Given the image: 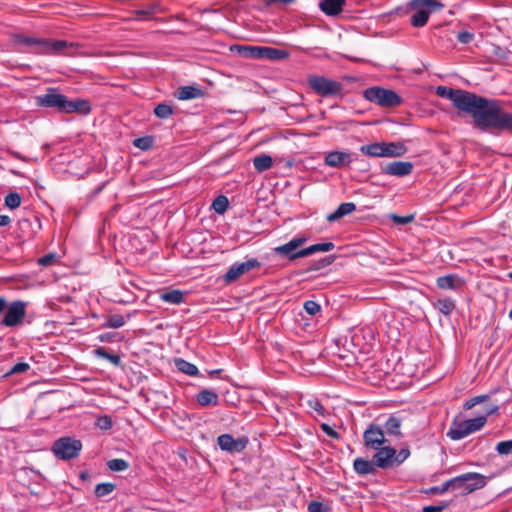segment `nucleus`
Wrapping results in <instances>:
<instances>
[{"label":"nucleus","mask_w":512,"mask_h":512,"mask_svg":"<svg viewBox=\"0 0 512 512\" xmlns=\"http://www.w3.org/2000/svg\"><path fill=\"white\" fill-rule=\"evenodd\" d=\"M95 353L97 356L101 357V358H106V356L108 355V352L107 350L104 348V347H99L95 350Z\"/></svg>","instance_id":"obj_58"},{"label":"nucleus","mask_w":512,"mask_h":512,"mask_svg":"<svg viewBox=\"0 0 512 512\" xmlns=\"http://www.w3.org/2000/svg\"><path fill=\"white\" fill-rule=\"evenodd\" d=\"M332 261H333V259L331 257H325V258L321 259L319 261L318 265L315 266L313 269L318 270L323 267H326V266L330 265L332 263Z\"/></svg>","instance_id":"obj_56"},{"label":"nucleus","mask_w":512,"mask_h":512,"mask_svg":"<svg viewBox=\"0 0 512 512\" xmlns=\"http://www.w3.org/2000/svg\"><path fill=\"white\" fill-rule=\"evenodd\" d=\"M377 452L373 456L374 464L376 467L387 469L395 466V453L396 450L392 448L389 444L381 446L379 449H376Z\"/></svg>","instance_id":"obj_15"},{"label":"nucleus","mask_w":512,"mask_h":512,"mask_svg":"<svg viewBox=\"0 0 512 512\" xmlns=\"http://www.w3.org/2000/svg\"><path fill=\"white\" fill-rule=\"evenodd\" d=\"M217 444L223 451H227L230 453H239L246 448L248 444V439L246 437L235 439L230 434H222L218 436Z\"/></svg>","instance_id":"obj_14"},{"label":"nucleus","mask_w":512,"mask_h":512,"mask_svg":"<svg viewBox=\"0 0 512 512\" xmlns=\"http://www.w3.org/2000/svg\"><path fill=\"white\" fill-rule=\"evenodd\" d=\"M436 94L451 100L460 111L470 114L480 130L512 132V113L506 112L497 100L446 86H438Z\"/></svg>","instance_id":"obj_1"},{"label":"nucleus","mask_w":512,"mask_h":512,"mask_svg":"<svg viewBox=\"0 0 512 512\" xmlns=\"http://www.w3.org/2000/svg\"><path fill=\"white\" fill-rule=\"evenodd\" d=\"M307 239L305 237H294L289 242L277 246L274 248L275 254L279 256H285L288 260L293 261L297 258L305 257L303 253V249H299Z\"/></svg>","instance_id":"obj_11"},{"label":"nucleus","mask_w":512,"mask_h":512,"mask_svg":"<svg viewBox=\"0 0 512 512\" xmlns=\"http://www.w3.org/2000/svg\"><path fill=\"white\" fill-rule=\"evenodd\" d=\"M174 113L173 107L171 105L165 103H159L154 108V114L156 117L160 119H167L171 117Z\"/></svg>","instance_id":"obj_34"},{"label":"nucleus","mask_w":512,"mask_h":512,"mask_svg":"<svg viewBox=\"0 0 512 512\" xmlns=\"http://www.w3.org/2000/svg\"><path fill=\"white\" fill-rule=\"evenodd\" d=\"M29 364L27 363H24V362H20V363H17L15 364L10 373L12 374H20V373H23V372H26L28 369H29Z\"/></svg>","instance_id":"obj_50"},{"label":"nucleus","mask_w":512,"mask_h":512,"mask_svg":"<svg viewBox=\"0 0 512 512\" xmlns=\"http://www.w3.org/2000/svg\"><path fill=\"white\" fill-rule=\"evenodd\" d=\"M230 49L245 58L261 59L262 46L232 45Z\"/></svg>","instance_id":"obj_20"},{"label":"nucleus","mask_w":512,"mask_h":512,"mask_svg":"<svg viewBox=\"0 0 512 512\" xmlns=\"http://www.w3.org/2000/svg\"><path fill=\"white\" fill-rule=\"evenodd\" d=\"M496 451L500 455L512 454V440L501 441L496 445Z\"/></svg>","instance_id":"obj_41"},{"label":"nucleus","mask_w":512,"mask_h":512,"mask_svg":"<svg viewBox=\"0 0 512 512\" xmlns=\"http://www.w3.org/2000/svg\"><path fill=\"white\" fill-rule=\"evenodd\" d=\"M451 490V485H450V482L449 480L444 482L442 485L440 486H436V487H432L430 489V491L434 494H443L447 491Z\"/></svg>","instance_id":"obj_48"},{"label":"nucleus","mask_w":512,"mask_h":512,"mask_svg":"<svg viewBox=\"0 0 512 512\" xmlns=\"http://www.w3.org/2000/svg\"><path fill=\"white\" fill-rule=\"evenodd\" d=\"M260 266L261 263L256 258H251L241 263H235L228 269V271L224 275V280L227 283L234 282L243 274L253 269L259 268Z\"/></svg>","instance_id":"obj_13"},{"label":"nucleus","mask_w":512,"mask_h":512,"mask_svg":"<svg viewBox=\"0 0 512 512\" xmlns=\"http://www.w3.org/2000/svg\"><path fill=\"white\" fill-rule=\"evenodd\" d=\"M486 396H477V397H474L472 399H470L469 401H467L464 405V407L466 409H471L474 405H476L477 403L481 402Z\"/></svg>","instance_id":"obj_53"},{"label":"nucleus","mask_w":512,"mask_h":512,"mask_svg":"<svg viewBox=\"0 0 512 512\" xmlns=\"http://www.w3.org/2000/svg\"><path fill=\"white\" fill-rule=\"evenodd\" d=\"M11 222V219L7 215H0V227L7 226Z\"/></svg>","instance_id":"obj_59"},{"label":"nucleus","mask_w":512,"mask_h":512,"mask_svg":"<svg viewBox=\"0 0 512 512\" xmlns=\"http://www.w3.org/2000/svg\"><path fill=\"white\" fill-rule=\"evenodd\" d=\"M449 506L448 503H443L441 505H429L423 507V512H442Z\"/></svg>","instance_id":"obj_51"},{"label":"nucleus","mask_w":512,"mask_h":512,"mask_svg":"<svg viewBox=\"0 0 512 512\" xmlns=\"http://www.w3.org/2000/svg\"><path fill=\"white\" fill-rule=\"evenodd\" d=\"M391 219L396 224L405 225V224L412 222L414 220V216L413 215L399 216V215L393 214L391 216Z\"/></svg>","instance_id":"obj_46"},{"label":"nucleus","mask_w":512,"mask_h":512,"mask_svg":"<svg viewBox=\"0 0 512 512\" xmlns=\"http://www.w3.org/2000/svg\"><path fill=\"white\" fill-rule=\"evenodd\" d=\"M410 8L412 14L410 22L415 28L423 27L431 13L441 10L443 4L438 0H411Z\"/></svg>","instance_id":"obj_4"},{"label":"nucleus","mask_w":512,"mask_h":512,"mask_svg":"<svg viewBox=\"0 0 512 512\" xmlns=\"http://www.w3.org/2000/svg\"><path fill=\"white\" fill-rule=\"evenodd\" d=\"M294 1H295V0H267V2H268L269 4H271V3H275V2H283V3H285V4H289V3H292V2H294Z\"/></svg>","instance_id":"obj_60"},{"label":"nucleus","mask_w":512,"mask_h":512,"mask_svg":"<svg viewBox=\"0 0 512 512\" xmlns=\"http://www.w3.org/2000/svg\"><path fill=\"white\" fill-rule=\"evenodd\" d=\"M82 449V442L73 437H61L54 441L52 452L60 460H71L77 458Z\"/></svg>","instance_id":"obj_8"},{"label":"nucleus","mask_w":512,"mask_h":512,"mask_svg":"<svg viewBox=\"0 0 512 512\" xmlns=\"http://www.w3.org/2000/svg\"><path fill=\"white\" fill-rule=\"evenodd\" d=\"M7 308V299L5 297H0V316L4 314Z\"/></svg>","instance_id":"obj_57"},{"label":"nucleus","mask_w":512,"mask_h":512,"mask_svg":"<svg viewBox=\"0 0 512 512\" xmlns=\"http://www.w3.org/2000/svg\"><path fill=\"white\" fill-rule=\"evenodd\" d=\"M204 91L196 86H182L178 88L175 93V97L179 100H191L197 99L204 96Z\"/></svg>","instance_id":"obj_19"},{"label":"nucleus","mask_w":512,"mask_h":512,"mask_svg":"<svg viewBox=\"0 0 512 512\" xmlns=\"http://www.w3.org/2000/svg\"><path fill=\"white\" fill-rule=\"evenodd\" d=\"M116 486L113 483H100L95 487V495L97 497H104L115 490Z\"/></svg>","instance_id":"obj_37"},{"label":"nucleus","mask_w":512,"mask_h":512,"mask_svg":"<svg viewBox=\"0 0 512 512\" xmlns=\"http://www.w3.org/2000/svg\"><path fill=\"white\" fill-rule=\"evenodd\" d=\"M153 138L150 136L140 137L136 138L133 141V144L135 147L141 149V150H149L153 146Z\"/></svg>","instance_id":"obj_40"},{"label":"nucleus","mask_w":512,"mask_h":512,"mask_svg":"<svg viewBox=\"0 0 512 512\" xmlns=\"http://www.w3.org/2000/svg\"><path fill=\"white\" fill-rule=\"evenodd\" d=\"M289 57V52L285 49L262 46L261 59H269L271 61H279Z\"/></svg>","instance_id":"obj_22"},{"label":"nucleus","mask_w":512,"mask_h":512,"mask_svg":"<svg viewBox=\"0 0 512 512\" xmlns=\"http://www.w3.org/2000/svg\"><path fill=\"white\" fill-rule=\"evenodd\" d=\"M507 276L512 280V271L509 272Z\"/></svg>","instance_id":"obj_63"},{"label":"nucleus","mask_w":512,"mask_h":512,"mask_svg":"<svg viewBox=\"0 0 512 512\" xmlns=\"http://www.w3.org/2000/svg\"><path fill=\"white\" fill-rule=\"evenodd\" d=\"M486 422L487 418L483 415L468 420L455 419L447 432V436L452 440H461L480 430Z\"/></svg>","instance_id":"obj_6"},{"label":"nucleus","mask_w":512,"mask_h":512,"mask_svg":"<svg viewBox=\"0 0 512 512\" xmlns=\"http://www.w3.org/2000/svg\"><path fill=\"white\" fill-rule=\"evenodd\" d=\"M229 206V201L226 196H218L212 203V208L218 214H223L226 212Z\"/></svg>","instance_id":"obj_36"},{"label":"nucleus","mask_w":512,"mask_h":512,"mask_svg":"<svg viewBox=\"0 0 512 512\" xmlns=\"http://www.w3.org/2000/svg\"><path fill=\"white\" fill-rule=\"evenodd\" d=\"M26 302L15 300L11 303L7 302V308L0 324L4 327H17L21 325L26 316Z\"/></svg>","instance_id":"obj_10"},{"label":"nucleus","mask_w":512,"mask_h":512,"mask_svg":"<svg viewBox=\"0 0 512 512\" xmlns=\"http://www.w3.org/2000/svg\"><path fill=\"white\" fill-rule=\"evenodd\" d=\"M355 210H356V205L354 203H352V202L341 203L334 212L327 215L326 220L328 222H335V221L339 220L340 218L351 214Z\"/></svg>","instance_id":"obj_24"},{"label":"nucleus","mask_w":512,"mask_h":512,"mask_svg":"<svg viewBox=\"0 0 512 512\" xmlns=\"http://www.w3.org/2000/svg\"><path fill=\"white\" fill-rule=\"evenodd\" d=\"M451 490L462 489L464 494L471 493L486 485L485 476L476 472H468L449 480Z\"/></svg>","instance_id":"obj_9"},{"label":"nucleus","mask_w":512,"mask_h":512,"mask_svg":"<svg viewBox=\"0 0 512 512\" xmlns=\"http://www.w3.org/2000/svg\"><path fill=\"white\" fill-rule=\"evenodd\" d=\"M56 261V255L49 253L38 259V264L44 267L50 266Z\"/></svg>","instance_id":"obj_44"},{"label":"nucleus","mask_w":512,"mask_h":512,"mask_svg":"<svg viewBox=\"0 0 512 512\" xmlns=\"http://www.w3.org/2000/svg\"><path fill=\"white\" fill-rule=\"evenodd\" d=\"M335 247L334 243L332 242H325V243H317L313 244L307 248L303 249V253L305 254V257L312 255L317 252H328L333 250Z\"/></svg>","instance_id":"obj_30"},{"label":"nucleus","mask_w":512,"mask_h":512,"mask_svg":"<svg viewBox=\"0 0 512 512\" xmlns=\"http://www.w3.org/2000/svg\"><path fill=\"white\" fill-rule=\"evenodd\" d=\"M433 306L444 315H450L455 309V302L451 298L438 299Z\"/></svg>","instance_id":"obj_31"},{"label":"nucleus","mask_w":512,"mask_h":512,"mask_svg":"<svg viewBox=\"0 0 512 512\" xmlns=\"http://www.w3.org/2000/svg\"><path fill=\"white\" fill-rule=\"evenodd\" d=\"M129 318H130V315H127L126 318L119 314L108 315L105 323L103 324V327H105V328H120L125 325L126 319H129Z\"/></svg>","instance_id":"obj_32"},{"label":"nucleus","mask_w":512,"mask_h":512,"mask_svg":"<svg viewBox=\"0 0 512 512\" xmlns=\"http://www.w3.org/2000/svg\"><path fill=\"white\" fill-rule=\"evenodd\" d=\"M437 286L441 289L455 290L457 288L456 277L454 275L441 276L437 279Z\"/></svg>","instance_id":"obj_35"},{"label":"nucleus","mask_w":512,"mask_h":512,"mask_svg":"<svg viewBox=\"0 0 512 512\" xmlns=\"http://www.w3.org/2000/svg\"><path fill=\"white\" fill-rule=\"evenodd\" d=\"M474 34H457L458 42L462 44H468L473 40Z\"/></svg>","instance_id":"obj_52"},{"label":"nucleus","mask_w":512,"mask_h":512,"mask_svg":"<svg viewBox=\"0 0 512 512\" xmlns=\"http://www.w3.org/2000/svg\"><path fill=\"white\" fill-rule=\"evenodd\" d=\"M21 204V196L19 193L11 192L5 197V205L10 209H16Z\"/></svg>","instance_id":"obj_39"},{"label":"nucleus","mask_w":512,"mask_h":512,"mask_svg":"<svg viewBox=\"0 0 512 512\" xmlns=\"http://www.w3.org/2000/svg\"><path fill=\"white\" fill-rule=\"evenodd\" d=\"M354 470L360 475L373 474L376 471L374 460H365L363 458H356L353 463Z\"/></svg>","instance_id":"obj_26"},{"label":"nucleus","mask_w":512,"mask_h":512,"mask_svg":"<svg viewBox=\"0 0 512 512\" xmlns=\"http://www.w3.org/2000/svg\"><path fill=\"white\" fill-rule=\"evenodd\" d=\"M253 165L257 172H264L270 169L273 165V159L267 154H261L253 159Z\"/></svg>","instance_id":"obj_27"},{"label":"nucleus","mask_w":512,"mask_h":512,"mask_svg":"<svg viewBox=\"0 0 512 512\" xmlns=\"http://www.w3.org/2000/svg\"><path fill=\"white\" fill-rule=\"evenodd\" d=\"M14 41L23 44L35 53L41 54H59L65 48L72 47L74 44L65 40H49L36 37L29 34H14Z\"/></svg>","instance_id":"obj_3"},{"label":"nucleus","mask_w":512,"mask_h":512,"mask_svg":"<svg viewBox=\"0 0 512 512\" xmlns=\"http://www.w3.org/2000/svg\"><path fill=\"white\" fill-rule=\"evenodd\" d=\"M196 401L202 407L217 406L220 403V398L215 391L203 389L196 395Z\"/></svg>","instance_id":"obj_18"},{"label":"nucleus","mask_w":512,"mask_h":512,"mask_svg":"<svg viewBox=\"0 0 512 512\" xmlns=\"http://www.w3.org/2000/svg\"><path fill=\"white\" fill-rule=\"evenodd\" d=\"M107 466L110 470L119 472V471H124V470L128 469L129 464L124 459L116 458V459L109 460L107 462Z\"/></svg>","instance_id":"obj_38"},{"label":"nucleus","mask_w":512,"mask_h":512,"mask_svg":"<svg viewBox=\"0 0 512 512\" xmlns=\"http://www.w3.org/2000/svg\"><path fill=\"white\" fill-rule=\"evenodd\" d=\"M328 506L319 501H311L308 504V512H327Z\"/></svg>","instance_id":"obj_42"},{"label":"nucleus","mask_w":512,"mask_h":512,"mask_svg":"<svg viewBox=\"0 0 512 512\" xmlns=\"http://www.w3.org/2000/svg\"><path fill=\"white\" fill-rule=\"evenodd\" d=\"M498 411V406H494L493 408H490L487 410V414H493Z\"/></svg>","instance_id":"obj_61"},{"label":"nucleus","mask_w":512,"mask_h":512,"mask_svg":"<svg viewBox=\"0 0 512 512\" xmlns=\"http://www.w3.org/2000/svg\"><path fill=\"white\" fill-rule=\"evenodd\" d=\"M363 96L381 107H396L402 103V98L395 91L378 86L367 88Z\"/></svg>","instance_id":"obj_7"},{"label":"nucleus","mask_w":512,"mask_h":512,"mask_svg":"<svg viewBox=\"0 0 512 512\" xmlns=\"http://www.w3.org/2000/svg\"><path fill=\"white\" fill-rule=\"evenodd\" d=\"M410 456V450L407 448L401 449L395 453V465H400Z\"/></svg>","instance_id":"obj_47"},{"label":"nucleus","mask_w":512,"mask_h":512,"mask_svg":"<svg viewBox=\"0 0 512 512\" xmlns=\"http://www.w3.org/2000/svg\"><path fill=\"white\" fill-rule=\"evenodd\" d=\"M382 173L397 177L409 175L413 170V164L408 161H394L381 168Z\"/></svg>","instance_id":"obj_16"},{"label":"nucleus","mask_w":512,"mask_h":512,"mask_svg":"<svg viewBox=\"0 0 512 512\" xmlns=\"http://www.w3.org/2000/svg\"><path fill=\"white\" fill-rule=\"evenodd\" d=\"M384 157H400L403 156L407 148L401 142H383Z\"/></svg>","instance_id":"obj_25"},{"label":"nucleus","mask_w":512,"mask_h":512,"mask_svg":"<svg viewBox=\"0 0 512 512\" xmlns=\"http://www.w3.org/2000/svg\"><path fill=\"white\" fill-rule=\"evenodd\" d=\"M310 407H312L315 411H317L319 414L323 415L325 412V408L323 405L318 401H310L309 402Z\"/></svg>","instance_id":"obj_55"},{"label":"nucleus","mask_w":512,"mask_h":512,"mask_svg":"<svg viewBox=\"0 0 512 512\" xmlns=\"http://www.w3.org/2000/svg\"><path fill=\"white\" fill-rule=\"evenodd\" d=\"M309 87L318 95L322 97H342L344 86L341 82L324 77V76H309Z\"/></svg>","instance_id":"obj_5"},{"label":"nucleus","mask_w":512,"mask_h":512,"mask_svg":"<svg viewBox=\"0 0 512 512\" xmlns=\"http://www.w3.org/2000/svg\"><path fill=\"white\" fill-rule=\"evenodd\" d=\"M304 309L309 315H316L320 311V305L312 300L304 303Z\"/></svg>","instance_id":"obj_43"},{"label":"nucleus","mask_w":512,"mask_h":512,"mask_svg":"<svg viewBox=\"0 0 512 512\" xmlns=\"http://www.w3.org/2000/svg\"><path fill=\"white\" fill-rule=\"evenodd\" d=\"M96 425L102 430H109L112 427V420L109 416H102L97 419Z\"/></svg>","instance_id":"obj_45"},{"label":"nucleus","mask_w":512,"mask_h":512,"mask_svg":"<svg viewBox=\"0 0 512 512\" xmlns=\"http://www.w3.org/2000/svg\"><path fill=\"white\" fill-rule=\"evenodd\" d=\"M364 445L369 449H379L381 446L389 443L385 438L384 430L381 426L371 424L363 434Z\"/></svg>","instance_id":"obj_12"},{"label":"nucleus","mask_w":512,"mask_h":512,"mask_svg":"<svg viewBox=\"0 0 512 512\" xmlns=\"http://www.w3.org/2000/svg\"><path fill=\"white\" fill-rule=\"evenodd\" d=\"M175 365L179 371L189 376H196L198 374V368L184 359H176Z\"/></svg>","instance_id":"obj_33"},{"label":"nucleus","mask_w":512,"mask_h":512,"mask_svg":"<svg viewBox=\"0 0 512 512\" xmlns=\"http://www.w3.org/2000/svg\"><path fill=\"white\" fill-rule=\"evenodd\" d=\"M346 162H350V155L346 152L333 151L325 156V164L330 167H340Z\"/></svg>","instance_id":"obj_23"},{"label":"nucleus","mask_w":512,"mask_h":512,"mask_svg":"<svg viewBox=\"0 0 512 512\" xmlns=\"http://www.w3.org/2000/svg\"><path fill=\"white\" fill-rule=\"evenodd\" d=\"M345 2V0H322L319 3V8L326 15L335 16L342 11Z\"/></svg>","instance_id":"obj_21"},{"label":"nucleus","mask_w":512,"mask_h":512,"mask_svg":"<svg viewBox=\"0 0 512 512\" xmlns=\"http://www.w3.org/2000/svg\"><path fill=\"white\" fill-rule=\"evenodd\" d=\"M110 338H111V335L109 333L100 336L101 341L109 340Z\"/></svg>","instance_id":"obj_62"},{"label":"nucleus","mask_w":512,"mask_h":512,"mask_svg":"<svg viewBox=\"0 0 512 512\" xmlns=\"http://www.w3.org/2000/svg\"><path fill=\"white\" fill-rule=\"evenodd\" d=\"M187 292L178 289H164L159 292V299L165 303L179 305L185 302Z\"/></svg>","instance_id":"obj_17"},{"label":"nucleus","mask_w":512,"mask_h":512,"mask_svg":"<svg viewBox=\"0 0 512 512\" xmlns=\"http://www.w3.org/2000/svg\"><path fill=\"white\" fill-rule=\"evenodd\" d=\"M321 429L323 432L333 439H339L340 435L336 432L330 425L323 423L321 424Z\"/></svg>","instance_id":"obj_49"},{"label":"nucleus","mask_w":512,"mask_h":512,"mask_svg":"<svg viewBox=\"0 0 512 512\" xmlns=\"http://www.w3.org/2000/svg\"><path fill=\"white\" fill-rule=\"evenodd\" d=\"M383 142L382 143H372L369 145H363L360 148V151L368 156L371 157H384V151H383Z\"/></svg>","instance_id":"obj_29"},{"label":"nucleus","mask_w":512,"mask_h":512,"mask_svg":"<svg viewBox=\"0 0 512 512\" xmlns=\"http://www.w3.org/2000/svg\"><path fill=\"white\" fill-rule=\"evenodd\" d=\"M105 359L110 361L115 366H118L121 363V358L117 354H111V353L108 352V355L106 356Z\"/></svg>","instance_id":"obj_54"},{"label":"nucleus","mask_w":512,"mask_h":512,"mask_svg":"<svg viewBox=\"0 0 512 512\" xmlns=\"http://www.w3.org/2000/svg\"><path fill=\"white\" fill-rule=\"evenodd\" d=\"M35 103L39 107L55 108L60 113L88 114L91 106L86 100H68L67 97L59 92L57 88H48L46 93L35 97Z\"/></svg>","instance_id":"obj_2"},{"label":"nucleus","mask_w":512,"mask_h":512,"mask_svg":"<svg viewBox=\"0 0 512 512\" xmlns=\"http://www.w3.org/2000/svg\"><path fill=\"white\" fill-rule=\"evenodd\" d=\"M384 433L386 432L390 436L401 435V420L397 417L391 416L384 424Z\"/></svg>","instance_id":"obj_28"}]
</instances>
